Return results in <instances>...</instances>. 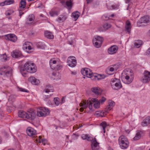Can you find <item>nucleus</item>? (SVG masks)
I'll list each match as a JSON object with an SVG mask.
<instances>
[{
    "mask_svg": "<svg viewBox=\"0 0 150 150\" xmlns=\"http://www.w3.org/2000/svg\"><path fill=\"white\" fill-rule=\"evenodd\" d=\"M144 133L143 131L141 130H138L137 132L136 135L133 138L134 140H137L140 139L141 137L143 136Z\"/></svg>",
    "mask_w": 150,
    "mask_h": 150,
    "instance_id": "5701e85b",
    "label": "nucleus"
},
{
    "mask_svg": "<svg viewBox=\"0 0 150 150\" xmlns=\"http://www.w3.org/2000/svg\"><path fill=\"white\" fill-rule=\"evenodd\" d=\"M119 143L120 147L122 149H125L129 146V142L127 138L124 136L122 135L119 138Z\"/></svg>",
    "mask_w": 150,
    "mask_h": 150,
    "instance_id": "1a4fd4ad",
    "label": "nucleus"
},
{
    "mask_svg": "<svg viewBox=\"0 0 150 150\" xmlns=\"http://www.w3.org/2000/svg\"><path fill=\"white\" fill-rule=\"evenodd\" d=\"M37 47L38 48L42 49H44L46 47L44 43L39 42L37 44Z\"/></svg>",
    "mask_w": 150,
    "mask_h": 150,
    "instance_id": "4c0bfd02",
    "label": "nucleus"
},
{
    "mask_svg": "<svg viewBox=\"0 0 150 150\" xmlns=\"http://www.w3.org/2000/svg\"><path fill=\"white\" fill-rule=\"evenodd\" d=\"M6 39L8 40L13 42H15L17 40V38L14 34H10L7 35L5 36Z\"/></svg>",
    "mask_w": 150,
    "mask_h": 150,
    "instance_id": "aec40b11",
    "label": "nucleus"
},
{
    "mask_svg": "<svg viewBox=\"0 0 150 150\" xmlns=\"http://www.w3.org/2000/svg\"><path fill=\"white\" fill-rule=\"evenodd\" d=\"M145 121H146L147 122L148 124L150 123V117L148 116L146 117L144 119Z\"/></svg>",
    "mask_w": 150,
    "mask_h": 150,
    "instance_id": "5fc2aeb1",
    "label": "nucleus"
},
{
    "mask_svg": "<svg viewBox=\"0 0 150 150\" xmlns=\"http://www.w3.org/2000/svg\"><path fill=\"white\" fill-rule=\"evenodd\" d=\"M148 125L146 121H145L144 119L143 120L142 122V125L143 127L146 126Z\"/></svg>",
    "mask_w": 150,
    "mask_h": 150,
    "instance_id": "603ef678",
    "label": "nucleus"
},
{
    "mask_svg": "<svg viewBox=\"0 0 150 150\" xmlns=\"http://www.w3.org/2000/svg\"><path fill=\"white\" fill-rule=\"evenodd\" d=\"M26 3L25 0H22L20 2L19 5V7L21 9L24 8L26 6Z\"/></svg>",
    "mask_w": 150,
    "mask_h": 150,
    "instance_id": "a19ab883",
    "label": "nucleus"
},
{
    "mask_svg": "<svg viewBox=\"0 0 150 150\" xmlns=\"http://www.w3.org/2000/svg\"><path fill=\"white\" fill-rule=\"evenodd\" d=\"M28 81L32 84L36 85L40 83L38 79H36L33 76H30L29 77Z\"/></svg>",
    "mask_w": 150,
    "mask_h": 150,
    "instance_id": "b1692460",
    "label": "nucleus"
},
{
    "mask_svg": "<svg viewBox=\"0 0 150 150\" xmlns=\"http://www.w3.org/2000/svg\"><path fill=\"white\" fill-rule=\"evenodd\" d=\"M118 49V47L117 46L113 45L108 48V52L109 54H113L116 53Z\"/></svg>",
    "mask_w": 150,
    "mask_h": 150,
    "instance_id": "2eb2a0df",
    "label": "nucleus"
},
{
    "mask_svg": "<svg viewBox=\"0 0 150 150\" xmlns=\"http://www.w3.org/2000/svg\"><path fill=\"white\" fill-rule=\"evenodd\" d=\"M148 33L149 35L150 36V30H149Z\"/></svg>",
    "mask_w": 150,
    "mask_h": 150,
    "instance_id": "774afa93",
    "label": "nucleus"
},
{
    "mask_svg": "<svg viewBox=\"0 0 150 150\" xmlns=\"http://www.w3.org/2000/svg\"><path fill=\"white\" fill-rule=\"evenodd\" d=\"M146 54L148 55H150V47L147 50L146 52Z\"/></svg>",
    "mask_w": 150,
    "mask_h": 150,
    "instance_id": "bf43d9fd",
    "label": "nucleus"
},
{
    "mask_svg": "<svg viewBox=\"0 0 150 150\" xmlns=\"http://www.w3.org/2000/svg\"><path fill=\"white\" fill-rule=\"evenodd\" d=\"M82 138L83 140H87L89 141H92L91 147L92 150H98L99 146V143L97 142L96 138L93 139V137L89 136L87 134H83L81 137Z\"/></svg>",
    "mask_w": 150,
    "mask_h": 150,
    "instance_id": "20e7f679",
    "label": "nucleus"
},
{
    "mask_svg": "<svg viewBox=\"0 0 150 150\" xmlns=\"http://www.w3.org/2000/svg\"><path fill=\"white\" fill-rule=\"evenodd\" d=\"M14 2L13 0H5L0 3V6H3L6 5H10L13 4Z\"/></svg>",
    "mask_w": 150,
    "mask_h": 150,
    "instance_id": "a878e982",
    "label": "nucleus"
},
{
    "mask_svg": "<svg viewBox=\"0 0 150 150\" xmlns=\"http://www.w3.org/2000/svg\"><path fill=\"white\" fill-rule=\"evenodd\" d=\"M115 66V65L110 66L109 68V71L110 72H112V73H114L115 72L117 69V68H116Z\"/></svg>",
    "mask_w": 150,
    "mask_h": 150,
    "instance_id": "c03bdc74",
    "label": "nucleus"
},
{
    "mask_svg": "<svg viewBox=\"0 0 150 150\" xmlns=\"http://www.w3.org/2000/svg\"><path fill=\"white\" fill-rule=\"evenodd\" d=\"M52 74L54 77V79L57 80L60 79L61 75L57 72H53L52 73Z\"/></svg>",
    "mask_w": 150,
    "mask_h": 150,
    "instance_id": "ea45409f",
    "label": "nucleus"
},
{
    "mask_svg": "<svg viewBox=\"0 0 150 150\" xmlns=\"http://www.w3.org/2000/svg\"><path fill=\"white\" fill-rule=\"evenodd\" d=\"M92 91L96 94L98 95L102 92V90L100 88L98 87H94L91 89Z\"/></svg>",
    "mask_w": 150,
    "mask_h": 150,
    "instance_id": "bb28decb",
    "label": "nucleus"
},
{
    "mask_svg": "<svg viewBox=\"0 0 150 150\" xmlns=\"http://www.w3.org/2000/svg\"><path fill=\"white\" fill-rule=\"evenodd\" d=\"M87 102V101L86 100H83L81 103L79 104V105L80 107H81L79 109V110L81 112H82L84 111V109H85V112H86L89 113H91V112H89V110H88V106L86 107H85L84 106V105Z\"/></svg>",
    "mask_w": 150,
    "mask_h": 150,
    "instance_id": "6ab92c4d",
    "label": "nucleus"
},
{
    "mask_svg": "<svg viewBox=\"0 0 150 150\" xmlns=\"http://www.w3.org/2000/svg\"><path fill=\"white\" fill-rule=\"evenodd\" d=\"M54 101L55 104L57 106H58L60 104L59 98H55L54 99Z\"/></svg>",
    "mask_w": 150,
    "mask_h": 150,
    "instance_id": "8fccbe9b",
    "label": "nucleus"
},
{
    "mask_svg": "<svg viewBox=\"0 0 150 150\" xmlns=\"http://www.w3.org/2000/svg\"><path fill=\"white\" fill-rule=\"evenodd\" d=\"M9 59V57H8L6 54L1 55L0 56V60L2 62L8 60Z\"/></svg>",
    "mask_w": 150,
    "mask_h": 150,
    "instance_id": "72a5a7b5",
    "label": "nucleus"
},
{
    "mask_svg": "<svg viewBox=\"0 0 150 150\" xmlns=\"http://www.w3.org/2000/svg\"><path fill=\"white\" fill-rule=\"evenodd\" d=\"M67 18V16L64 14L60 15L57 19V21L59 23L64 21Z\"/></svg>",
    "mask_w": 150,
    "mask_h": 150,
    "instance_id": "c756f323",
    "label": "nucleus"
},
{
    "mask_svg": "<svg viewBox=\"0 0 150 150\" xmlns=\"http://www.w3.org/2000/svg\"><path fill=\"white\" fill-rule=\"evenodd\" d=\"M87 101V102L85 104L84 106L86 108L88 106V108L89 110V112L91 113L94 111V110L93 108V104L95 108L98 109L100 107V103L97 99L90 98H88Z\"/></svg>",
    "mask_w": 150,
    "mask_h": 150,
    "instance_id": "f257e3e1",
    "label": "nucleus"
},
{
    "mask_svg": "<svg viewBox=\"0 0 150 150\" xmlns=\"http://www.w3.org/2000/svg\"><path fill=\"white\" fill-rule=\"evenodd\" d=\"M106 100V98L104 97L102 98L99 100L100 103L103 104Z\"/></svg>",
    "mask_w": 150,
    "mask_h": 150,
    "instance_id": "3c124183",
    "label": "nucleus"
},
{
    "mask_svg": "<svg viewBox=\"0 0 150 150\" xmlns=\"http://www.w3.org/2000/svg\"><path fill=\"white\" fill-rule=\"evenodd\" d=\"M12 74V70L10 67H4L0 69V74L4 77L10 76Z\"/></svg>",
    "mask_w": 150,
    "mask_h": 150,
    "instance_id": "6e6552de",
    "label": "nucleus"
},
{
    "mask_svg": "<svg viewBox=\"0 0 150 150\" xmlns=\"http://www.w3.org/2000/svg\"><path fill=\"white\" fill-rule=\"evenodd\" d=\"M142 44V42L141 40H135L134 41V47L137 48H138L140 47Z\"/></svg>",
    "mask_w": 150,
    "mask_h": 150,
    "instance_id": "473e14b6",
    "label": "nucleus"
},
{
    "mask_svg": "<svg viewBox=\"0 0 150 150\" xmlns=\"http://www.w3.org/2000/svg\"><path fill=\"white\" fill-rule=\"evenodd\" d=\"M50 112V111L48 108L40 107L38 109L37 115L40 117H45L48 115Z\"/></svg>",
    "mask_w": 150,
    "mask_h": 150,
    "instance_id": "9d476101",
    "label": "nucleus"
},
{
    "mask_svg": "<svg viewBox=\"0 0 150 150\" xmlns=\"http://www.w3.org/2000/svg\"><path fill=\"white\" fill-rule=\"evenodd\" d=\"M23 67L30 73H34L37 70V67L35 64L30 61L26 62L24 64Z\"/></svg>",
    "mask_w": 150,
    "mask_h": 150,
    "instance_id": "423d86ee",
    "label": "nucleus"
},
{
    "mask_svg": "<svg viewBox=\"0 0 150 150\" xmlns=\"http://www.w3.org/2000/svg\"><path fill=\"white\" fill-rule=\"evenodd\" d=\"M150 22V17L149 16H146L141 18L138 21L137 24L147 23Z\"/></svg>",
    "mask_w": 150,
    "mask_h": 150,
    "instance_id": "f3484780",
    "label": "nucleus"
},
{
    "mask_svg": "<svg viewBox=\"0 0 150 150\" xmlns=\"http://www.w3.org/2000/svg\"><path fill=\"white\" fill-rule=\"evenodd\" d=\"M71 74L72 75H75L76 74V72L75 71H71Z\"/></svg>",
    "mask_w": 150,
    "mask_h": 150,
    "instance_id": "0e129e2a",
    "label": "nucleus"
},
{
    "mask_svg": "<svg viewBox=\"0 0 150 150\" xmlns=\"http://www.w3.org/2000/svg\"><path fill=\"white\" fill-rule=\"evenodd\" d=\"M100 125L102 127L103 129V132L105 133V129L107 126V123L105 121L101 123Z\"/></svg>",
    "mask_w": 150,
    "mask_h": 150,
    "instance_id": "49530a36",
    "label": "nucleus"
},
{
    "mask_svg": "<svg viewBox=\"0 0 150 150\" xmlns=\"http://www.w3.org/2000/svg\"><path fill=\"white\" fill-rule=\"evenodd\" d=\"M24 50L28 53L33 52L34 50V48L33 44H32V45H30V46H28L27 47V49Z\"/></svg>",
    "mask_w": 150,
    "mask_h": 150,
    "instance_id": "c9c22d12",
    "label": "nucleus"
},
{
    "mask_svg": "<svg viewBox=\"0 0 150 150\" xmlns=\"http://www.w3.org/2000/svg\"><path fill=\"white\" fill-rule=\"evenodd\" d=\"M19 15L21 17V16L24 14V13L22 11L20 10L19 11Z\"/></svg>",
    "mask_w": 150,
    "mask_h": 150,
    "instance_id": "680f3d73",
    "label": "nucleus"
},
{
    "mask_svg": "<svg viewBox=\"0 0 150 150\" xmlns=\"http://www.w3.org/2000/svg\"><path fill=\"white\" fill-rule=\"evenodd\" d=\"M130 1V0H125V2L126 3H129Z\"/></svg>",
    "mask_w": 150,
    "mask_h": 150,
    "instance_id": "338daca9",
    "label": "nucleus"
},
{
    "mask_svg": "<svg viewBox=\"0 0 150 150\" xmlns=\"http://www.w3.org/2000/svg\"><path fill=\"white\" fill-rule=\"evenodd\" d=\"M103 41V38L99 36H95L93 39V44L97 48H99L101 47Z\"/></svg>",
    "mask_w": 150,
    "mask_h": 150,
    "instance_id": "9b49d317",
    "label": "nucleus"
},
{
    "mask_svg": "<svg viewBox=\"0 0 150 150\" xmlns=\"http://www.w3.org/2000/svg\"><path fill=\"white\" fill-rule=\"evenodd\" d=\"M98 30L100 32H102L105 31L104 30V28H103V26L99 27L98 28Z\"/></svg>",
    "mask_w": 150,
    "mask_h": 150,
    "instance_id": "13d9d810",
    "label": "nucleus"
},
{
    "mask_svg": "<svg viewBox=\"0 0 150 150\" xmlns=\"http://www.w3.org/2000/svg\"><path fill=\"white\" fill-rule=\"evenodd\" d=\"M14 11L13 9H9L7 10L5 12V14L6 16L11 15L14 13Z\"/></svg>",
    "mask_w": 150,
    "mask_h": 150,
    "instance_id": "a18cd8bd",
    "label": "nucleus"
},
{
    "mask_svg": "<svg viewBox=\"0 0 150 150\" xmlns=\"http://www.w3.org/2000/svg\"><path fill=\"white\" fill-rule=\"evenodd\" d=\"M108 109L109 110H111L112 108L115 105V102L111 100L108 101Z\"/></svg>",
    "mask_w": 150,
    "mask_h": 150,
    "instance_id": "58836bf2",
    "label": "nucleus"
},
{
    "mask_svg": "<svg viewBox=\"0 0 150 150\" xmlns=\"http://www.w3.org/2000/svg\"><path fill=\"white\" fill-rule=\"evenodd\" d=\"M110 84L112 88L115 90H118L122 87L120 80L119 79L114 78L111 79Z\"/></svg>",
    "mask_w": 150,
    "mask_h": 150,
    "instance_id": "0eeeda50",
    "label": "nucleus"
},
{
    "mask_svg": "<svg viewBox=\"0 0 150 150\" xmlns=\"http://www.w3.org/2000/svg\"><path fill=\"white\" fill-rule=\"evenodd\" d=\"M12 57L15 58H21L22 57L21 52L18 50H15L11 53Z\"/></svg>",
    "mask_w": 150,
    "mask_h": 150,
    "instance_id": "dca6fc26",
    "label": "nucleus"
},
{
    "mask_svg": "<svg viewBox=\"0 0 150 150\" xmlns=\"http://www.w3.org/2000/svg\"><path fill=\"white\" fill-rule=\"evenodd\" d=\"M35 18V17L34 15L31 14L29 15L27 20L26 24H31L34 21Z\"/></svg>",
    "mask_w": 150,
    "mask_h": 150,
    "instance_id": "7c9ffc66",
    "label": "nucleus"
},
{
    "mask_svg": "<svg viewBox=\"0 0 150 150\" xmlns=\"http://www.w3.org/2000/svg\"><path fill=\"white\" fill-rule=\"evenodd\" d=\"M26 132L28 136L35 137L37 132L36 130L33 128L30 127H28L27 129Z\"/></svg>",
    "mask_w": 150,
    "mask_h": 150,
    "instance_id": "a211bd4d",
    "label": "nucleus"
},
{
    "mask_svg": "<svg viewBox=\"0 0 150 150\" xmlns=\"http://www.w3.org/2000/svg\"><path fill=\"white\" fill-rule=\"evenodd\" d=\"M67 64L69 66L71 67H75L77 63L76 58L73 56H70L69 57L67 60Z\"/></svg>",
    "mask_w": 150,
    "mask_h": 150,
    "instance_id": "ddd939ff",
    "label": "nucleus"
},
{
    "mask_svg": "<svg viewBox=\"0 0 150 150\" xmlns=\"http://www.w3.org/2000/svg\"><path fill=\"white\" fill-rule=\"evenodd\" d=\"M114 16V14H112L111 16H109L108 17L106 16H103V18H104L105 17V18L106 19V20H108V19H110L111 17H113Z\"/></svg>",
    "mask_w": 150,
    "mask_h": 150,
    "instance_id": "864d4df0",
    "label": "nucleus"
},
{
    "mask_svg": "<svg viewBox=\"0 0 150 150\" xmlns=\"http://www.w3.org/2000/svg\"><path fill=\"white\" fill-rule=\"evenodd\" d=\"M108 113V112L105 111H97L95 112V115L97 117H105Z\"/></svg>",
    "mask_w": 150,
    "mask_h": 150,
    "instance_id": "393cba45",
    "label": "nucleus"
},
{
    "mask_svg": "<svg viewBox=\"0 0 150 150\" xmlns=\"http://www.w3.org/2000/svg\"><path fill=\"white\" fill-rule=\"evenodd\" d=\"M133 72L130 70H125L122 74V82L126 84L130 83L133 80Z\"/></svg>",
    "mask_w": 150,
    "mask_h": 150,
    "instance_id": "f03ea898",
    "label": "nucleus"
},
{
    "mask_svg": "<svg viewBox=\"0 0 150 150\" xmlns=\"http://www.w3.org/2000/svg\"><path fill=\"white\" fill-rule=\"evenodd\" d=\"M66 5L69 9H71L72 5L71 1V0L67 1Z\"/></svg>",
    "mask_w": 150,
    "mask_h": 150,
    "instance_id": "09e8293b",
    "label": "nucleus"
},
{
    "mask_svg": "<svg viewBox=\"0 0 150 150\" xmlns=\"http://www.w3.org/2000/svg\"><path fill=\"white\" fill-rule=\"evenodd\" d=\"M12 97H13V96H10L9 97V99H8V101H13V100L12 99Z\"/></svg>",
    "mask_w": 150,
    "mask_h": 150,
    "instance_id": "e2e57ef3",
    "label": "nucleus"
},
{
    "mask_svg": "<svg viewBox=\"0 0 150 150\" xmlns=\"http://www.w3.org/2000/svg\"><path fill=\"white\" fill-rule=\"evenodd\" d=\"M81 73L83 76L91 78V79L93 78V74L89 68H85L82 69Z\"/></svg>",
    "mask_w": 150,
    "mask_h": 150,
    "instance_id": "f8f14e48",
    "label": "nucleus"
},
{
    "mask_svg": "<svg viewBox=\"0 0 150 150\" xmlns=\"http://www.w3.org/2000/svg\"><path fill=\"white\" fill-rule=\"evenodd\" d=\"M65 102V98L64 97H63L62 98L61 101L60 102L61 104H62Z\"/></svg>",
    "mask_w": 150,
    "mask_h": 150,
    "instance_id": "052dcab7",
    "label": "nucleus"
},
{
    "mask_svg": "<svg viewBox=\"0 0 150 150\" xmlns=\"http://www.w3.org/2000/svg\"><path fill=\"white\" fill-rule=\"evenodd\" d=\"M18 88L19 90L20 91L22 92H28V91L27 90H26L25 89L23 88H20L18 87Z\"/></svg>",
    "mask_w": 150,
    "mask_h": 150,
    "instance_id": "6e6d98bb",
    "label": "nucleus"
},
{
    "mask_svg": "<svg viewBox=\"0 0 150 150\" xmlns=\"http://www.w3.org/2000/svg\"><path fill=\"white\" fill-rule=\"evenodd\" d=\"M50 14L51 16H54L58 15L59 12L57 11L52 10L50 12Z\"/></svg>",
    "mask_w": 150,
    "mask_h": 150,
    "instance_id": "79ce46f5",
    "label": "nucleus"
},
{
    "mask_svg": "<svg viewBox=\"0 0 150 150\" xmlns=\"http://www.w3.org/2000/svg\"><path fill=\"white\" fill-rule=\"evenodd\" d=\"M80 14L79 12L76 11L72 13V16L74 19V20L76 21L79 16Z\"/></svg>",
    "mask_w": 150,
    "mask_h": 150,
    "instance_id": "f704fd0d",
    "label": "nucleus"
},
{
    "mask_svg": "<svg viewBox=\"0 0 150 150\" xmlns=\"http://www.w3.org/2000/svg\"><path fill=\"white\" fill-rule=\"evenodd\" d=\"M105 77V76L104 75L96 74H93V78H92V79L93 80H99L104 79Z\"/></svg>",
    "mask_w": 150,
    "mask_h": 150,
    "instance_id": "c85d7f7f",
    "label": "nucleus"
},
{
    "mask_svg": "<svg viewBox=\"0 0 150 150\" xmlns=\"http://www.w3.org/2000/svg\"><path fill=\"white\" fill-rule=\"evenodd\" d=\"M54 91L53 86L50 85H47L45 88L44 90V91L45 93H48L50 92H53Z\"/></svg>",
    "mask_w": 150,
    "mask_h": 150,
    "instance_id": "cd10ccee",
    "label": "nucleus"
},
{
    "mask_svg": "<svg viewBox=\"0 0 150 150\" xmlns=\"http://www.w3.org/2000/svg\"><path fill=\"white\" fill-rule=\"evenodd\" d=\"M37 143H42L44 145H45L47 142V141L45 139L42 138V136H39L36 138L35 141Z\"/></svg>",
    "mask_w": 150,
    "mask_h": 150,
    "instance_id": "4be33fe9",
    "label": "nucleus"
},
{
    "mask_svg": "<svg viewBox=\"0 0 150 150\" xmlns=\"http://www.w3.org/2000/svg\"><path fill=\"white\" fill-rule=\"evenodd\" d=\"M74 38H72L71 40H69L68 43L70 45H72L74 42Z\"/></svg>",
    "mask_w": 150,
    "mask_h": 150,
    "instance_id": "4d7b16f0",
    "label": "nucleus"
},
{
    "mask_svg": "<svg viewBox=\"0 0 150 150\" xmlns=\"http://www.w3.org/2000/svg\"><path fill=\"white\" fill-rule=\"evenodd\" d=\"M87 3H91L92 1V0H86Z\"/></svg>",
    "mask_w": 150,
    "mask_h": 150,
    "instance_id": "69168bd1",
    "label": "nucleus"
},
{
    "mask_svg": "<svg viewBox=\"0 0 150 150\" xmlns=\"http://www.w3.org/2000/svg\"><path fill=\"white\" fill-rule=\"evenodd\" d=\"M18 116L25 119L33 120L36 117L35 112L31 110L26 112L23 111H20L18 113Z\"/></svg>",
    "mask_w": 150,
    "mask_h": 150,
    "instance_id": "7ed1b4c3",
    "label": "nucleus"
},
{
    "mask_svg": "<svg viewBox=\"0 0 150 150\" xmlns=\"http://www.w3.org/2000/svg\"><path fill=\"white\" fill-rule=\"evenodd\" d=\"M141 80L144 83L148 82L150 81V72L148 71H145L143 74V76L141 78Z\"/></svg>",
    "mask_w": 150,
    "mask_h": 150,
    "instance_id": "4468645a",
    "label": "nucleus"
},
{
    "mask_svg": "<svg viewBox=\"0 0 150 150\" xmlns=\"http://www.w3.org/2000/svg\"><path fill=\"white\" fill-rule=\"evenodd\" d=\"M125 24V30L127 33L130 34L132 28L131 23L129 21L127 20L126 21Z\"/></svg>",
    "mask_w": 150,
    "mask_h": 150,
    "instance_id": "412c9836",
    "label": "nucleus"
},
{
    "mask_svg": "<svg viewBox=\"0 0 150 150\" xmlns=\"http://www.w3.org/2000/svg\"><path fill=\"white\" fill-rule=\"evenodd\" d=\"M44 35L45 37L47 38L52 39L54 38V36L52 33L48 31H45V32Z\"/></svg>",
    "mask_w": 150,
    "mask_h": 150,
    "instance_id": "2f4dec72",
    "label": "nucleus"
},
{
    "mask_svg": "<svg viewBox=\"0 0 150 150\" xmlns=\"http://www.w3.org/2000/svg\"><path fill=\"white\" fill-rule=\"evenodd\" d=\"M20 72L22 75L24 77L26 76L27 72H28V71L24 68V67L21 68L20 69Z\"/></svg>",
    "mask_w": 150,
    "mask_h": 150,
    "instance_id": "e433bc0d",
    "label": "nucleus"
},
{
    "mask_svg": "<svg viewBox=\"0 0 150 150\" xmlns=\"http://www.w3.org/2000/svg\"><path fill=\"white\" fill-rule=\"evenodd\" d=\"M111 27V25L108 23H106L103 25V28H104L105 31L107 30L108 29L110 28Z\"/></svg>",
    "mask_w": 150,
    "mask_h": 150,
    "instance_id": "de8ad7c7",
    "label": "nucleus"
},
{
    "mask_svg": "<svg viewBox=\"0 0 150 150\" xmlns=\"http://www.w3.org/2000/svg\"><path fill=\"white\" fill-rule=\"evenodd\" d=\"M50 67L53 70H59L62 68V65L60 64L59 60L57 58L51 59L49 61Z\"/></svg>",
    "mask_w": 150,
    "mask_h": 150,
    "instance_id": "39448f33",
    "label": "nucleus"
},
{
    "mask_svg": "<svg viewBox=\"0 0 150 150\" xmlns=\"http://www.w3.org/2000/svg\"><path fill=\"white\" fill-rule=\"evenodd\" d=\"M30 45H32V43L28 42H26L24 43L23 45V50H24L27 49V47L28 46H30Z\"/></svg>",
    "mask_w": 150,
    "mask_h": 150,
    "instance_id": "37998d69",
    "label": "nucleus"
}]
</instances>
